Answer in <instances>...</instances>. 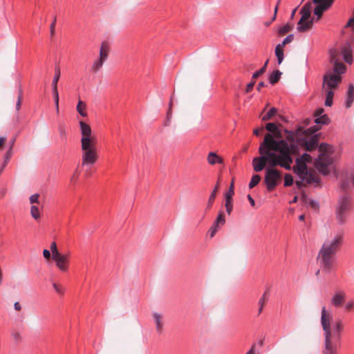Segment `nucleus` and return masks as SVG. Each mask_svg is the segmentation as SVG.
Returning <instances> with one entry per match:
<instances>
[{
    "label": "nucleus",
    "mask_w": 354,
    "mask_h": 354,
    "mask_svg": "<svg viewBox=\"0 0 354 354\" xmlns=\"http://www.w3.org/2000/svg\"><path fill=\"white\" fill-rule=\"evenodd\" d=\"M56 24V17L54 18L53 21L50 24V35L53 36L55 33V27Z\"/></svg>",
    "instance_id": "nucleus-55"
},
{
    "label": "nucleus",
    "mask_w": 354,
    "mask_h": 354,
    "mask_svg": "<svg viewBox=\"0 0 354 354\" xmlns=\"http://www.w3.org/2000/svg\"><path fill=\"white\" fill-rule=\"evenodd\" d=\"M69 254H59L52 259L55 261L56 266L62 271L66 272L68 270Z\"/></svg>",
    "instance_id": "nucleus-14"
},
{
    "label": "nucleus",
    "mask_w": 354,
    "mask_h": 354,
    "mask_svg": "<svg viewBox=\"0 0 354 354\" xmlns=\"http://www.w3.org/2000/svg\"><path fill=\"white\" fill-rule=\"evenodd\" d=\"M82 106L84 108L86 107V105L82 102V101L80 100L77 105V111L82 117H86L87 115L86 113L83 110Z\"/></svg>",
    "instance_id": "nucleus-42"
},
{
    "label": "nucleus",
    "mask_w": 354,
    "mask_h": 354,
    "mask_svg": "<svg viewBox=\"0 0 354 354\" xmlns=\"http://www.w3.org/2000/svg\"><path fill=\"white\" fill-rule=\"evenodd\" d=\"M247 198H248V201H249V202H250V205H251L252 207H254V206L255 205V201H254V200L252 198V196H251L250 194H249V195H248Z\"/></svg>",
    "instance_id": "nucleus-61"
},
{
    "label": "nucleus",
    "mask_w": 354,
    "mask_h": 354,
    "mask_svg": "<svg viewBox=\"0 0 354 354\" xmlns=\"http://www.w3.org/2000/svg\"><path fill=\"white\" fill-rule=\"evenodd\" d=\"M292 26L289 24H286L285 26H282V27H280L278 30V33L279 35H285L286 33L288 32L289 31H290L292 30Z\"/></svg>",
    "instance_id": "nucleus-37"
},
{
    "label": "nucleus",
    "mask_w": 354,
    "mask_h": 354,
    "mask_svg": "<svg viewBox=\"0 0 354 354\" xmlns=\"http://www.w3.org/2000/svg\"><path fill=\"white\" fill-rule=\"evenodd\" d=\"M326 91V100H325V106H331L333 104V99L334 97L333 89L330 88H325L324 89Z\"/></svg>",
    "instance_id": "nucleus-22"
},
{
    "label": "nucleus",
    "mask_w": 354,
    "mask_h": 354,
    "mask_svg": "<svg viewBox=\"0 0 354 354\" xmlns=\"http://www.w3.org/2000/svg\"><path fill=\"white\" fill-rule=\"evenodd\" d=\"M268 297L267 295V292H265L258 301V305H259L258 315H259L262 313L263 306H264L266 302L268 301Z\"/></svg>",
    "instance_id": "nucleus-28"
},
{
    "label": "nucleus",
    "mask_w": 354,
    "mask_h": 354,
    "mask_svg": "<svg viewBox=\"0 0 354 354\" xmlns=\"http://www.w3.org/2000/svg\"><path fill=\"white\" fill-rule=\"evenodd\" d=\"M337 54L338 53L335 49L330 50V62L334 65L333 68L331 71L335 73V75L342 76V75L346 71V66L344 63L338 62V59H337Z\"/></svg>",
    "instance_id": "nucleus-11"
},
{
    "label": "nucleus",
    "mask_w": 354,
    "mask_h": 354,
    "mask_svg": "<svg viewBox=\"0 0 354 354\" xmlns=\"http://www.w3.org/2000/svg\"><path fill=\"white\" fill-rule=\"evenodd\" d=\"M283 48V47H282L280 44L277 45L275 47L274 53L276 57H277L278 64H280L284 58Z\"/></svg>",
    "instance_id": "nucleus-25"
},
{
    "label": "nucleus",
    "mask_w": 354,
    "mask_h": 354,
    "mask_svg": "<svg viewBox=\"0 0 354 354\" xmlns=\"http://www.w3.org/2000/svg\"><path fill=\"white\" fill-rule=\"evenodd\" d=\"M11 335L16 344H19L21 341V336L19 332L12 331Z\"/></svg>",
    "instance_id": "nucleus-46"
},
{
    "label": "nucleus",
    "mask_w": 354,
    "mask_h": 354,
    "mask_svg": "<svg viewBox=\"0 0 354 354\" xmlns=\"http://www.w3.org/2000/svg\"><path fill=\"white\" fill-rule=\"evenodd\" d=\"M344 242V232H338L331 239L326 240L322 245L317 256V261L322 272L331 273L335 268L336 254Z\"/></svg>",
    "instance_id": "nucleus-2"
},
{
    "label": "nucleus",
    "mask_w": 354,
    "mask_h": 354,
    "mask_svg": "<svg viewBox=\"0 0 354 354\" xmlns=\"http://www.w3.org/2000/svg\"><path fill=\"white\" fill-rule=\"evenodd\" d=\"M300 180L296 181V185L301 188L303 186H305L307 184L311 183H319V178L316 176L315 174L307 171L304 175L299 177Z\"/></svg>",
    "instance_id": "nucleus-13"
},
{
    "label": "nucleus",
    "mask_w": 354,
    "mask_h": 354,
    "mask_svg": "<svg viewBox=\"0 0 354 354\" xmlns=\"http://www.w3.org/2000/svg\"><path fill=\"white\" fill-rule=\"evenodd\" d=\"M39 194H32L30 196L29 198V200H30V203L31 204H34V203H39Z\"/></svg>",
    "instance_id": "nucleus-50"
},
{
    "label": "nucleus",
    "mask_w": 354,
    "mask_h": 354,
    "mask_svg": "<svg viewBox=\"0 0 354 354\" xmlns=\"http://www.w3.org/2000/svg\"><path fill=\"white\" fill-rule=\"evenodd\" d=\"M354 308V300H351L347 302L345 305V308L347 310H351Z\"/></svg>",
    "instance_id": "nucleus-53"
},
{
    "label": "nucleus",
    "mask_w": 354,
    "mask_h": 354,
    "mask_svg": "<svg viewBox=\"0 0 354 354\" xmlns=\"http://www.w3.org/2000/svg\"><path fill=\"white\" fill-rule=\"evenodd\" d=\"M324 113V109L322 108L319 109L315 112V115L317 117H319L321 115H323L322 113Z\"/></svg>",
    "instance_id": "nucleus-60"
},
{
    "label": "nucleus",
    "mask_w": 354,
    "mask_h": 354,
    "mask_svg": "<svg viewBox=\"0 0 354 354\" xmlns=\"http://www.w3.org/2000/svg\"><path fill=\"white\" fill-rule=\"evenodd\" d=\"M294 171L299 177L308 171L306 163L296 158V166L294 167Z\"/></svg>",
    "instance_id": "nucleus-18"
},
{
    "label": "nucleus",
    "mask_w": 354,
    "mask_h": 354,
    "mask_svg": "<svg viewBox=\"0 0 354 354\" xmlns=\"http://www.w3.org/2000/svg\"><path fill=\"white\" fill-rule=\"evenodd\" d=\"M331 315L327 313L326 307L322 308L321 324L324 332V349L322 354H337L336 348H334L331 341L332 333L330 330Z\"/></svg>",
    "instance_id": "nucleus-6"
},
{
    "label": "nucleus",
    "mask_w": 354,
    "mask_h": 354,
    "mask_svg": "<svg viewBox=\"0 0 354 354\" xmlns=\"http://www.w3.org/2000/svg\"><path fill=\"white\" fill-rule=\"evenodd\" d=\"M344 59L346 62L351 64L353 61L352 55L350 54L345 53L344 55Z\"/></svg>",
    "instance_id": "nucleus-54"
},
{
    "label": "nucleus",
    "mask_w": 354,
    "mask_h": 354,
    "mask_svg": "<svg viewBox=\"0 0 354 354\" xmlns=\"http://www.w3.org/2000/svg\"><path fill=\"white\" fill-rule=\"evenodd\" d=\"M263 130V128H257V129H255L253 131L254 134L256 135L257 136H260L261 134V132Z\"/></svg>",
    "instance_id": "nucleus-59"
},
{
    "label": "nucleus",
    "mask_w": 354,
    "mask_h": 354,
    "mask_svg": "<svg viewBox=\"0 0 354 354\" xmlns=\"http://www.w3.org/2000/svg\"><path fill=\"white\" fill-rule=\"evenodd\" d=\"M60 77V69L55 68V73L52 82V88H57V82Z\"/></svg>",
    "instance_id": "nucleus-35"
},
{
    "label": "nucleus",
    "mask_w": 354,
    "mask_h": 354,
    "mask_svg": "<svg viewBox=\"0 0 354 354\" xmlns=\"http://www.w3.org/2000/svg\"><path fill=\"white\" fill-rule=\"evenodd\" d=\"M302 145H304L306 151H313L318 147L317 136L314 135L312 137H310L309 140H304Z\"/></svg>",
    "instance_id": "nucleus-17"
},
{
    "label": "nucleus",
    "mask_w": 354,
    "mask_h": 354,
    "mask_svg": "<svg viewBox=\"0 0 354 354\" xmlns=\"http://www.w3.org/2000/svg\"><path fill=\"white\" fill-rule=\"evenodd\" d=\"M254 84H255L254 81H252V82H250L249 84H248L247 87H246L247 93L250 92L253 88Z\"/></svg>",
    "instance_id": "nucleus-57"
},
{
    "label": "nucleus",
    "mask_w": 354,
    "mask_h": 354,
    "mask_svg": "<svg viewBox=\"0 0 354 354\" xmlns=\"http://www.w3.org/2000/svg\"><path fill=\"white\" fill-rule=\"evenodd\" d=\"M53 288L54 290H55V292L59 295H63L64 293V288H62V286L59 285V284H57L56 283H53Z\"/></svg>",
    "instance_id": "nucleus-48"
},
{
    "label": "nucleus",
    "mask_w": 354,
    "mask_h": 354,
    "mask_svg": "<svg viewBox=\"0 0 354 354\" xmlns=\"http://www.w3.org/2000/svg\"><path fill=\"white\" fill-rule=\"evenodd\" d=\"M343 326L342 324V321H337L333 326V335L334 337L337 339V340H339L341 338L340 332L342 330Z\"/></svg>",
    "instance_id": "nucleus-23"
},
{
    "label": "nucleus",
    "mask_w": 354,
    "mask_h": 354,
    "mask_svg": "<svg viewBox=\"0 0 354 354\" xmlns=\"http://www.w3.org/2000/svg\"><path fill=\"white\" fill-rule=\"evenodd\" d=\"M174 94H173L171 96V98H170V102H169V109H168V111L167 112L166 121H165V126L169 125V123H170V121H171V115H172V113H171L172 100L174 99Z\"/></svg>",
    "instance_id": "nucleus-29"
},
{
    "label": "nucleus",
    "mask_w": 354,
    "mask_h": 354,
    "mask_svg": "<svg viewBox=\"0 0 354 354\" xmlns=\"http://www.w3.org/2000/svg\"><path fill=\"white\" fill-rule=\"evenodd\" d=\"M295 133V139H299V136H300L301 134L306 133V131L304 130V128L301 126L297 127L295 131H293ZM295 141L297 142V140H295Z\"/></svg>",
    "instance_id": "nucleus-45"
},
{
    "label": "nucleus",
    "mask_w": 354,
    "mask_h": 354,
    "mask_svg": "<svg viewBox=\"0 0 354 354\" xmlns=\"http://www.w3.org/2000/svg\"><path fill=\"white\" fill-rule=\"evenodd\" d=\"M266 129L268 131L269 133H274L277 129V125L274 122H269L266 124Z\"/></svg>",
    "instance_id": "nucleus-41"
},
{
    "label": "nucleus",
    "mask_w": 354,
    "mask_h": 354,
    "mask_svg": "<svg viewBox=\"0 0 354 354\" xmlns=\"http://www.w3.org/2000/svg\"><path fill=\"white\" fill-rule=\"evenodd\" d=\"M320 152L318 158L315 159V165L318 171L324 175L330 173V167L333 164V158L328 154L331 151V146L326 143H322L318 147Z\"/></svg>",
    "instance_id": "nucleus-7"
},
{
    "label": "nucleus",
    "mask_w": 354,
    "mask_h": 354,
    "mask_svg": "<svg viewBox=\"0 0 354 354\" xmlns=\"http://www.w3.org/2000/svg\"><path fill=\"white\" fill-rule=\"evenodd\" d=\"M300 13L301 15L299 19L297 29L300 32H306L312 28L313 24V19H310L311 14V3L307 2L301 9Z\"/></svg>",
    "instance_id": "nucleus-8"
},
{
    "label": "nucleus",
    "mask_w": 354,
    "mask_h": 354,
    "mask_svg": "<svg viewBox=\"0 0 354 354\" xmlns=\"http://www.w3.org/2000/svg\"><path fill=\"white\" fill-rule=\"evenodd\" d=\"M80 127L82 134V166L91 167L95 164L98 158L97 140L95 136H92L91 128L88 124L80 121Z\"/></svg>",
    "instance_id": "nucleus-3"
},
{
    "label": "nucleus",
    "mask_w": 354,
    "mask_h": 354,
    "mask_svg": "<svg viewBox=\"0 0 354 354\" xmlns=\"http://www.w3.org/2000/svg\"><path fill=\"white\" fill-rule=\"evenodd\" d=\"M218 189V183H217V184L214 187V189L212 190V192L210 194V196L209 197L207 205V209H209V208H210L212 207V204H213V203H214V201L215 200L216 195Z\"/></svg>",
    "instance_id": "nucleus-27"
},
{
    "label": "nucleus",
    "mask_w": 354,
    "mask_h": 354,
    "mask_svg": "<svg viewBox=\"0 0 354 354\" xmlns=\"http://www.w3.org/2000/svg\"><path fill=\"white\" fill-rule=\"evenodd\" d=\"M348 183L347 181H343L341 185V187L343 190H346L348 188Z\"/></svg>",
    "instance_id": "nucleus-62"
},
{
    "label": "nucleus",
    "mask_w": 354,
    "mask_h": 354,
    "mask_svg": "<svg viewBox=\"0 0 354 354\" xmlns=\"http://www.w3.org/2000/svg\"><path fill=\"white\" fill-rule=\"evenodd\" d=\"M21 101H22V94H21V91L20 90L19 94L18 96V99H17V102L16 103V110L17 111H19L20 109Z\"/></svg>",
    "instance_id": "nucleus-52"
},
{
    "label": "nucleus",
    "mask_w": 354,
    "mask_h": 354,
    "mask_svg": "<svg viewBox=\"0 0 354 354\" xmlns=\"http://www.w3.org/2000/svg\"><path fill=\"white\" fill-rule=\"evenodd\" d=\"M50 248L52 252V258L60 254V252L57 250V244L55 241L51 243Z\"/></svg>",
    "instance_id": "nucleus-44"
},
{
    "label": "nucleus",
    "mask_w": 354,
    "mask_h": 354,
    "mask_svg": "<svg viewBox=\"0 0 354 354\" xmlns=\"http://www.w3.org/2000/svg\"><path fill=\"white\" fill-rule=\"evenodd\" d=\"M319 129V128L316 127L315 126L314 127H310V129H308V131L310 133H315V131H317V130Z\"/></svg>",
    "instance_id": "nucleus-64"
},
{
    "label": "nucleus",
    "mask_w": 354,
    "mask_h": 354,
    "mask_svg": "<svg viewBox=\"0 0 354 354\" xmlns=\"http://www.w3.org/2000/svg\"><path fill=\"white\" fill-rule=\"evenodd\" d=\"M234 194V183L232 182L228 191L225 194L226 212L230 215L233 209L232 196Z\"/></svg>",
    "instance_id": "nucleus-15"
},
{
    "label": "nucleus",
    "mask_w": 354,
    "mask_h": 354,
    "mask_svg": "<svg viewBox=\"0 0 354 354\" xmlns=\"http://www.w3.org/2000/svg\"><path fill=\"white\" fill-rule=\"evenodd\" d=\"M152 317L156 325V330L158 334H161L163 331V315L157 312L152 313Z\"/></svg>",
    "instance_id": "nucleus-16"
},
{
    "label": "nucleus",
    "mask_w": 354,
    "mask_h": 354,
    "mask_svg": "<svg viewBox=\"0 0 354 354\" xmlns=\"http://www.w3.org/2000/svg\"><path fill=\"white\" fill-rule=\"evenodd\" d=\"M281 174L277 169L270 167L266 169L264 183L268 191L271 192L274 190L281 182Z\"/></svg>",
    "instance_id": "nucleus-9"
},
{
    "label": "nucleus",
    "mask_w": 354,
    "mask_h": 354,
    "mask_svg": "<svg viewBox=\"0 0 354 354\" xmlns=\"http://www.w3.org/2000/svg\"><path fill=\"white\" fill-rule=\"evenodd\" d=\"M308 205L311 208H313L314 209H317L319 208V203L316 201L310 199L309 202H308Z\"/></svg>",
    "instance_id": "nucleus-51"
},
{
    "label": "nucleus",
    "mask_w": 354,
    "mask_h": 354,
    "mask_svg": "<svg viewBox=\"0 0 354 354\" xmlns=\"http://www.w3.org/2000/svg\"><path fill=\"white\" fill-rule=\"evenodd\" d=\"M342 76L335 75L331 70H328L323 76L322 89H335L342 82Z\"/></svg>",
    "instance_id": "nucleus-10"
},
{
    "label": "nucleus",
    "mask_w": 354,
    "mask_h": 354,
    "mask_svg": "<svg viewBox=\"0 0 354 354\" xmlns=\"http://www.w3.org/2000/svg\"><path fill=\"white\" fill-rule=\"evenodd\" d=\"M284 131L287 133L286 139L283 138L281 132L279 129L274 133L266 134L265 137L270 135L276 142L280 143V142H282L287 148L286 151L289 158L293 160L294 156H297L300 153L299 143L295 141L293 131L285 129Z\"/></svg>",
    "instance_id": "nucleus-4"
},
{
    "label": "nucleus",
    "mask_w": 354,
    "mask_h": 354,
    "mask_svg": "<svg viewBox=\"0 0 354 354\" xmlns=\"http://www.w3.org/2000/svg\"><path fill=\"white\" fill-rule=\"evenodd\" d=\"M315 122L318 124H328L330 122V119L327 115H323L317 117L315 120Z\"/></svg>",
    "instance_id": "nucleus-32"
},
{
    "label": "nucleus",
    "mask_w": 354,
    "mask_h": 354,
    "mask_svg": "<svg viewBox=\"0 0 354 354\" xmlns=\"http://www.w3.org/2000/svg\"><path fill=\"white\" fill-rule=\"evenodd\" d=\"M218 225H216V223H213L212 227H210L209 230V236L211 238H212L216 232L218 231Z\"/></svg>",
    "instance_id": "nucleus-49"
},
{
    "label": "nucleus",
    "mask_w": 354,
    "mask_h": 354,
    "mask_svg": "<svg viewBox=\"0 0 354 354\" xmlns=\"http://www.w3.org/2000/svg\"><path fill=\"white\" fill-rule=\"evenodd\" d=\"M335 0H313V3L317 4L315 8L314 14L317 16L319 19L323 12L327 10L333 3Z\"/></svg>",
    "instance_id": "nucleus-12"
},
{
    "label": "nucleus",
    "mask_w": 354,
    "mask_h": 354,
    "mask_svg": "<svg viewBox=\"0 0 354 354\" xmlns=\"http://www.w3.org/2000/svg\"><path fill=\"white\" fill-rule=\"evenodd\" d=\"M353 207L351 196L347 194H343L339 198L335 207V218L339 225H344L348 217L351 210Z\"/></svg>",
    "instance_id": "nucleus-5"
},
{
    "label": "nucleus",
    "mask_w": 354,
    "mask_h": 354,
    "mask_svg": "<svg viewBox=\"0 0 354 354\" xmlns=\"http://www.w3.org/2000/svg\"><path fill=\"white\" fill-rule=\"evenodd\" d=\"M345 294L343 292H336L331 299V304L335 307L342 306L344 301Z\"/></svg>",
    "instance_id": "nucleus-19"
},
{
    "label": "nucleus",
    "mask_w": 354,
    "mask_h": 354,
    "mask_svg": "<svg viewBox=\"0 0 354 354\" xmlns=\"http://www.w3.org/2000/svg\"><path fill=\"white\" fill-rule=\"evenodd\" d=\"M214 223L218 225H223L225 224V220L223 212H219L216 221Z\"/></svg>",
    "instance_id": "nucleus-43"
},
{
    "label": "nucleus",
    "mask_w": 354,
    "mask_h": 354,
    "mask_svg": "<svg viewBox=\"0 0 354 354\" xmlns=\"http://www.w3.org/2000/svg\"><path fill=\"white\" fill-rule=\"evenodd\" d=\"M354 100V85L353 84H349L348 88L346 93V100L345 105L346 108L351 107Z\"/></svg>",
    "instance_id": "nucleus-20"
},
{
    "label": "nucleus",
    "mask_w": 354,
    "mask_h": 354,
    "mask_svg": "<svg viewBox=\"0 0 354 354\" xmlns=\"http://www.w3.org/2000/svg\"><path fill=\"white\" fill-rule=\"evenodd\" d=\"M268 64V60H267L265 62V64H264V65L263 66L262 68H261L259 71H257L254 73H253L252 78L253 79L257 78L258 77L261 75L263 73H264L266 70V67H267Z\"/></svg>",
    "instance_id": "nucleus-38"
},
{
    "label": "nucleus",
    "mask_w": 354,
    "mask_h": 354,
    "mask_svg": "<svg viewBox=\"0 0 354 354\" xmlns=\"http://www.w3.org/2000/svg\"><path fill=\"white\" fill-rule=\"evenodd\" d=\"M104 61L101 60L100 59H97L95 60L92 64L91 66V71L94 73L97 72L103 66Z\"/></svg>",
    "instance_id": "nucleus-31"
},
{
    "label": "nucleus",
    "mask_w": 354,
    "mask_h": 354,
    "mask_svg": "<svg viewBox=\"0 0 354 354\" xmlns=\"http://www.w3.org/2000/svg\"><path fill=\"white\" fill-rule=\"evenodd\" d=\"M277 112V109L274 107L271 108L265 115L261 116L263 121L270 120Z\"/></svg>",
    "instance_id": "nucleus-30"
},
{
    "label": "nucleus",
    "mask_w": 354,
    "mask_h": 354,
    "mask_svg": "<svg viewBox=\"0 0 354 354\" xmlns=\"http://www.w3.org/2000/svg\"><path fill=\"white\" fill-rule=\"evenodd\" d=\"M299 155V153L297 156H295V157H297L298 159H299L301 161H304L305 163L310 162L312 161V158L310 155H309L307 153H304L300 156H298Z\"/></svg>",
    "instance_id": "nucleus-40"
},
{
    "label": "nucleus",
    "mask_w": 354,
    "mask_h": 354,
    "mask_svg": "<svg viewBox=\"0 0 354 354\" xmlns=\"http://www.w3.org/2000/svg\"><path fill=\"white\" fill-rule=\"evenodd\" d=\"M54 102L56 108L57 113L59 112V93L57 88H52Z\"/></svg>",
    "instance_id": "nucleus-34"
},
{
    "label": "nucleus",
    "mask_w": 354,
    "mask_h": 354,
    "mask_svg": "<svg viewBox=\"0 0 354 354\" xmlns=\"http://www.w3.org/2000/svg\"><path fill=\"white\" fill-rule=\"evenodd\" d=\"M286 150L287 148L282 142H276L270 135L264 137L259 149L261 156L254 158L252 160L254 170L256 172L261 171L266 163L270 167L279 165L290 170L292 160L289 158Z\"/></svg>",
    "instance_id": "nucleus-1"
},
{
    "label": "nucleus",
    "mask_w": 354,
    "mask_h": 354,
    "mask_svg": "<svg viewBox=\"0 0 354 354\" xmlns=\"http://www.w3.org/2000/svg\"><path fill=\"white\" fill-rule=\"evenodd\" d=\"M207 161L210 165H215L216 163L222 164L223 162V159L218 156L214 152L209 153L207 156Z\"/></svg>",
    "instance_id": "nucleus-21"
},
{
    "label": "nucleus",
    "mask_w": 354,
    "mask_h": 354,
    "mask_svg": "<svg viewBox=\"0 0 354 354\" xmlns=\"http://www.w3.org/2000/svg\"><path fill=\"white\" fill-rule=\"evenodd\" d=\"M30 214L34 219H35V220L39 219L40 212H39V207L36 205H32L30 207Z\"/></svg>",
    "instance_id": "nucleus-33"
},
{
    "label": "nucleus",
    "mask_w": 354,
    "mask_h": 354,
    "mask_svg": "<svg viewBox=\"0 0 354 354\" xmlns=\"http://www.w3.org/2000/svg\"><path fill=\"white\" fill-rule=\"evenodd\" d=\"M14 308L19 311L21 309V306L20 305V304L18 302V301H16L15 304H14Z\"/></svg>",
    "instance_id": "nucleus-63"
},
{
    "label": "nucleus",
    "mask_w": 354,
    "mask_h": 354,
    "mask_svg": "<svg viewBox=\"0 0 354 354\" xmlns=\"http://www.w3.org/2000/svg\"><path fill=\"white\" fill-rule=\"evenodd\" d=\"M43 255L46 259H49L51 257L50 252L47 249L43 250Z\"/></svg>",
    "instance_id": "nucleus-56"
},
{
    "label": "nucleus",
    "mask_w": 354,
    "mask_h": 354,
    "mask_svg": "<svg viewBox=\"0 0 354 354\" xmlns=\"http://www.w3.org/2000/svg\"><path fill=\"white\" fill-rule=\"evenodd\" d=\"M261 180V176L258 174L252 176L251 180L249 183V188L252 189Z\"/></svg>",
    "instance_id": "nucleus-36"
},
{
    "label": "nucleus",
    "mask_w": 354,
    "mask_h": 354,
    "mask_svg": "<svg viewBox=\"0 0 354 354\" xmlns=\"http://www.w3.org/2000/svg\"><path fill=\"white\" fill-rule=\"evenodd\" d=\"M294 39V35L293 34H290V35H288L284 39L283 41L280 43L279 44L282 46V47H284L286 44L292 42Z\"/></svg>",
    "instance_id": "nucleus-47"
},
{
    "label": "nucleus",
    "mask_w": 354,
    "mask_h": 354,
    "mask_svg": "<svg viewBox=\"0 0 354 354\" xmlns=\"http://www.w3.org/2000/svg\"><path fill=\"white\" fill-rule=\"evenodd\" d=\"M281 74L282 73L278 70L273 71L269 77L270 83L272 85L276 84L279 80Z\"/></svg>",
    "instance_id": "nucleus-26"
},
{
    "label": "nucleus",
    "mask_w": 354,
    "mask_h": 354,
    "mask_svg": "<svg viewBox=\"0 0 354 354\" xmlns=\"http://www.w3.org/2000/svg\"><path fill=\"white\" fill-rule=\"evenodd\" d=\"M59 132L62 137L66 136V131H65L64 129L61 126L59 127Z\"/></svg>",
    "instance_id": "nucleus-58"
},
{
    "label": "nucleus",
    "mask_w": 354,
    "mask_h": 354,
    "mask_svg": "<svg viewBox=\"0 0 354 354\" xmlns=\"http://www.w3.org/2000/svg\"><path fill=\"white\" fill-rule=\"evenodd\" d=\"M109 53V47L106 44L102 43L100 50V57L101 60L105 62L108 57Z\"/></svg>",
    "instance_id": "nucleus-24"
},
{
    "label": "nucleus",
    "mask_w": 354,
    "mask_h": 354,
    "mask_svg": "<svg viewBox=\"0 0 354 354\" xmlns=\"http://www.w3.org/2000/svg\"><path fill=\"white\" fill-rule=\"evenodd\" d=\"M294 183L293 178L291 174H286L284 177V186L289 187L291 186Z\"/></svg>",
    "instance_id": "nucleus-39"
}]
</instances>
